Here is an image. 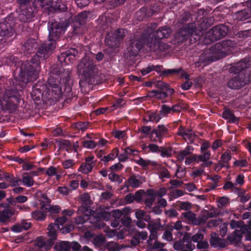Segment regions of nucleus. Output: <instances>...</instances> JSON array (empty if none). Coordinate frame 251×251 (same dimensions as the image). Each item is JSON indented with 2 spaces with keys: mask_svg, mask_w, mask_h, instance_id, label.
Segmentation results:
<instances>
[{
  "mask_svg": "<svg viewBox=\"0 0 251 251\" xmlns=\"http://www.w3.org/2000/svg\"><path fill=\"white\" fill-rule=\"evenodd\" d=\"M194 148L190 146H187L183 150L177 151L176 153V158L178 161L182 162L187 156L191 154L193 151Z\"/></svg>",
  "mask_w": 251,
  "mask_h": 251,
  "instance_id": "cd10ccee",
  "label": "nucleus"
},
{
  "mask_svg": "<svg viewBox=\"0 0 251 251\" xmlns=\"http://www.w3.org/2000/svg\"><path fill=\"white\" fill-rule=\"evenodd\" d=\"M155 86L160 90L166 91L167 89H172L170 87L169 84L162 81H158L155 83Z\"/></svg>",
  "mask_w": 251,
  "mask_h": 251,
  "instance_id": "4d7b16f0",
  "label": "nucleus"
},
{
  "mask_svg": "<svg viewBox=\"0 0 251 251\" xmlns=\"http://www.w3.org/2000/svg\"><path fill=\"white\" fill-rule=\"evenodd\" d=\"M236 19L238 21H245L250 20L249 7L241 11H238L235 13Z\"/></svg>",
  "mask_w": 251,
  "mask_h": 251,
  "instance_id": "72a5a7b5",
  "label": "nucleus"
},
{
  "mask_svg": "<svg viewBox=\"0 0 251 251\" xmlns=\"http://www.w3.org/2000/svg\"><path fill=\"white\" fill-rule=\"evenodd\" d=\"M38 45L36 41L34 39L28 40L23 47V50L27 53H31L36 50Z\"/></svg>",
  "mask_w": 251,
  "mask_h": 251,
  "instance_id": "bb28decb",
  "label": "nucleus"
},
{
  "mask_svg": "<svg viewBox=\"0 0 251 251\" xmlns=\"http://www.w3.org/2000/svg\"><path fill=\"white\" fill-rule=\"evenodd\" d=\"M68 26V24L64 23H54L52 24L49 30V41L54 42L56 44V41L63 34L66 28Z\"/></svg>",
  "mask_w": 251,
  "mask_h": 251,
  "instance_id": "4468645a",
  "label": "nucleus"
},
{
  "mask_svg": "<svg viewBox=\"0 0 251 251\" xmlns=\"http://www.w3.org/2000/svg\"><path fill=\"white\" fill-rule=\"evenodd\" d=\"M83 147L93 149L97 146V144L92 140H85L82 142Z\"/></svg>",
  "mask_w": 251,
  "mask_h": 251,
  "instance_id": "13d9d810",
  "label": "nucleus"
},
{
  "mask_svg": "<svg viewBox=\"0 0 251 251\" xmlns=\"http://www.w3.org/2000/svg\"><path fill=\"white\" fill-rule=\"evenodd\" d=\"M136 218L138 220L145 221L149 222L151 220V216L147 214L144 211L142 210H138L135 212Z\"/></svg>",
  "mask_w": 251,
  "mask_h": 251,
  "instance_id": "ea45409f",
  "label": "nucleus"
},
{
  "mask_svg": "<svg viewBox=\"0 0 251 251\" xmlns=\"http://www.w3.org/2000/svg\"><path fill=\"white\" fill-rule=\"evenodd\" d=\"M175 93L174 89H167L166 91L160 90L157 99H164L168 96H172Z\"/></svg>",
  "mask_w": 251,
  "mask_h": 251,
  "instance_id": "a18cd8bd",
  "label": "nucleus"
},
{
  "mask_svg": "<svg viewBox=\"0 0 251 251\" xmlns=\"http://www.w3.org/2000/svg\"><path fill=\"white\" fill-rule=\"evenodd\" d=\"M155 201V198L152 197L144 198L143 202L145 205L146 209L149 210V208H151L152 206L153 203Z\"/></svg>",
  "mask_w": 251,
  "mask_h": 251,
  "instance_id": "3c124183",
  "label": "nucleus"
},
{
  "mask_svg": "<svg viewBox=\"0 0 251 251\" xmlns=\"http://www.w3.org/2000/svg\"><path fill=\"white\" fill-rule=\"evenodd\" d=\"M93 168L91 163H82L79 167V171L82 173L88 174L90 173Z\"/></svg>",
  "mask_w": 251,
  "mask_h": 251,
  "instance_id": "09e8293b",
  "label": "nucleus"
},
{
  "mask_svg": "<svg viewBox=\"0 0 251 251\" xmlns=\"http://www.w3.org/2000/svg\"><path fill=\"white\" fill-rule=\"evenodd\" d=\"M222 162L226 164L229 163V161L231 159V154L228 150L226 151L223 153L221 157Z\"/></svg>",
  "mask_w": 251,
  "mask_h": 251,
  "instance_id": "5fc2aeb1",
  "label": "nucleus"
},
{
  "mask_svg": "<svg viewBox=\"0 0 251 251\" xmlns=\"http://www.w3.org/2000/svg\"><path fill=\"white\" fill-rule=\"evenodd\" d=\"M34 14L31 8L21 5L18 18L22 22H28L33 18Z\"/></svg>",
  "mask_w": 251,
  "mask_h": 251,
  "instance_id": "412c9836",
  "label": "nucleus"
},
{
  "mask_svg": "<svg viewBox=\"0 0 251 251\" xmlns=\"http://www.w3.org/2000/svg\"><path fill=\"white\" fill-rule=\"evenodd\" d=\"M136 163L141 166L144 169L146 170L149 165L152 166H157L158 164L155 161H152L150 160H145L142 157H140L139 160H136Z\"/></svg>",
  "mask_w": 251,
  "mask_h": 251,
  "instance_id": "c9c22d12",
  "label": "nucleus"
},
{
  "mask_svg": "<svg viewBox=\"0 0 251 251\" xmlns=\"http://www.w3.org/2000/svg\"><path fill=\"white\" fill-rule=\"evenodd\" d=\"M248 163L246 159L237 160L234 162L233 167H245L247 166Z\"/></svg>",
  "mask_w": 251,
  "mask_h": 251,
  "instance_id": "774afa93",
  "label": "nucleus"
},
{
  "mask_svg": "<svg viewBox=\"0 0 251 251\" xmlns=\"http://www.w3.org/2000/svg\"><path fill=\"white\" fill-rule=\"evenodd\" d=\"M152 128L151 126H144L140 129V131L144 134L149 136L150 139V136L152 134Z\"/></svg>",
  "mask_w": 251,
  "mask_h": 251,
  "instance_id": "6e6d98bb",
  "label": "nucleus"
},
{
  "mask_svg": "<svg viewBox=\"0 0 251 251\" xmlns=\"http://www.w3.org/2000/svg\"><path fill=\"white\" fill-rule=\"evenodd\" d=\"M127 33V29L119 28L115 30L111 36L107 34L105 37L106 44L111 48L117 47L123 41Z\"/></svg>",
  "mask_w": 251,
  "mask_h": 251,
  "instance_id": "9d476101",
  "label": "nucleus"
},
{
  "mask_svg": "<svg viewBox=\"0 0 251 251\" xmlns=\"http://www.w3.org/2000/svg\"><path fill=\"white\" fill-rule=\"evenodd\" d=\"M171 111H172L171 107L166 104H163L161 106L159 112L162 116H163L170 113Z\"/></svg>",
  "mask_w": 251,
  "mask_h": 251,
  "instance_id": "e2e57ef3",
  "label": "nucleus"
},
{
  "mask_svg": "<svg viewBox=\"0 0 251 251\" xmlns=\"http://www.w3.org/2000/svg\"><path fill=\"white\" fill-rule=\"evenodd\" d=\"M60 228V226L58 225L53 223L50 224L48 227L49 230L48 234L50 238L52 239H55L56 237V230Z\"/></svg>",
  "mask_w": 251,
  "mask_h": 251,
  "instance_id": "58836bf2",
  "label": "nucleus"
},
{
  "mask_svg": "<svg viewBox=\"0 0 251 251\" xmlns=\"http://www.w3.org/2000/svg\"><path fill=\"white\" fill-rule=\"evenodd\" d=\"M78 51L75 49L72 48L66 51L61 53L58 56V60L62 66L73 63L76 60Z\"/></svg>",
  "mask_w": 251,
  "mask_h": 251,
  "instance_id": "dca6fc26",
  "label": "nucleus"
},
{
  "mask_svg": "<svg viewBox=\"0 0 251 251\" xmlns=\"http://www.w3.org/2000/svg\"><path fill=\"white\" fill-rule=\"evenodd\" d=\"M20 96L18 91L14 89H7L0 94V110L14 112L20 104Z\"/></svg>",
  "mask_w": 251,
  "mask_h": 251,
  "instance_id": "7ed1b4c3",
  "label": "nucleus"
},
{
  "mask_svg": "<svg viewBox=\"0 0 251 251\" xmlns=\"http://www.w3.org/2000/svg\"><path fill=\"white\" fill-rule=\"evenodd\" d=\"M221 59L215 49H213V46L209 49L204 50L200 56L199 61L196 62L197 66H205L211 63Z\"/></svg>",
  "mask_w": 251,
  "mask_h": 251,
  "instance_id": "1a4fd4ad",
  "label": "nucleus"
},
{
  "mask_svg": "<svg viewBox=\"0 0 251 251\" xmlns=\"http://www.w3.org/2000/svg\"><path fill=\"white\" fill-rule=\"evenodd\" d=\"M243 232L242 229H236L231 234L227 236V239L230 244H238L241 242Z\"/></svg>",
  "mask_w": 251,
  "mask_h": 251,
  "instance_id": "a878e982",
  "label": "nucleus"
},
{
  "mask_svg": "<svg viewBox=\"0 0 251 251\" xmlns=\"http://www.w3.org/2000/svg\"><path fill=\"white\" fill-rule=\"evenodd\" d=\"M57 2H54L52 6L54 7V12L58 11H64L67 9V5L64 0H58Z\"/></svg>",
  "mask_w": 251,
  "mask_h": 251,
  "instance_id": "37998d69",
  "label": "nucleus"
},
{
  "mask_svg": "<svg viewBox=\"0 0 251 251\" xmlns=\"http://www.w3.org/2000/svg\"><path fill=\"white\" fill-rule=\"evenodd\" d=\"M244 223L242 221H235L234 220H232L230 222V227L231 229H235L236 228H240L244 226Z\"/></svg>",
  "mask_w": 251,
  "mask_h": 251,
  "instance_id": "bf43d9fd",
  "label": "nucleus"
},
{
  "mask_svg": "<svg viewBox=\"0 0 251 251\" xmlns=\"http://www.w3.org/2000/svg\"><path fill=\"white\" fill-rule=\"evenodd\" d=\"M79 75H82L83 81H89L88 79L93 75L96 66L94 64L93 58L86 55L79 62Z\"/></svg>",
  "mask_w": 251,
  "mask_h": 251,
  "instance_id": "6e6552de",
  "label": "nucleus"
},
{
  "mask_svg": "<svg viewBox=\"0 0 251 251\" xmlns=\"http://www.w3.org/2000/svg\"><path fill=\"white\" fill-rule=\"evenodd\" d=\"M229 72L235 75L228 81V87L232 89H239L251 81V59L245 58L233 64Z\"/></svg>",
  "mask_w": 251,
  "mask_h": 251,
  "instance_id": "f257e3e1",
  "label": "nucleus"
},
{
  "mask_svg": "<svg viewBox=\"0 0 251 251\" xmlns=\"http://www.w3.org/2000/svg\"><path fill=\"white\" fill-rule=\"evenodd\" d=\"M222 117L228 120L230 123H237L239 119L235 116L233 112L229 109H225L222 113Z\"/></svg>",
  "mask_w": 251,
  "mask_h": 251,
  "instance_id": "c756f323",
  "label": "nucleus"
},
{
  "mask_svg": "<svg viewBox=\"0 0 251 251\" xmlns=\"http://www.w3.org/2000/svg\"><path fill=\"white\" fill-rule=\"evenodd\" d=\"M243 234L245 235V240L246 241H251V231H249L247 226L244 225L241 227Z\"/></svg>",
  "mask_w": 251,
  "mask_h": 251,
  "instance_id": "680f3d73",
  "label": "nucleus"
},
{
  "mask_svg": "<svg viewBox=\"0 0 251 251\" xmlns=\"http://www.w3.org/2000/svg\"><path fill=\"white\" fill-rule=\"evenodd\" d=\"M181 71H182L181 68L179 69H164V70L162 71L160 75L162 76L173 75L178 74Z\"/></svg>",
  "mask_w": 251,
  "mask_h": 251,
  "instance_id": "c03bdc74",
  "label": "nucleus"
},
{
  "mask_svg": "<svg viewBox=\"0 0 251 251\" xmlns=\"http://www.w3.org/2000/svg\"><path fill=\"white\" fill-rule=\"evenodd\" d=\"M176 234L179 238V240L174 242V249L176 250H185V245L183 244V242L181 241V237L183 235V232L181 231H177Z\"/></svg>",
  "mask_w": 251,
  "mask_h": 251,
  "instance_id": "4c0bfd02",
  "label": "nucleus"
},
{
  "mask_svg": "<svg viewBox=\"0 0 251 251\" xmlns=\"http://www.w3.org/2000/svg\"><path fill=\"white\" fill-rule=\"evenodd\" d=\"M70 79V72L63 67L53 65L51 68V75L48 81V88L51 90L55 98L61 95V84L66 83Z\"/></svg>",
  "mask_w": 251,
  "mask_h": 251,
  "instance_id": "f03ea898",
  "label": "nucleus"
},
{
  "mask_svg": "<svg viewBox=\"0 0 251 251\" xmlns=\"http://www.w3.org/2000/svg\"><path fill=\"white\" fill-rule=\"evenodd\" d=\"M14 214V210L13 209L6 208L0 211V222H7Z\"/></svg>",
  "mask_w": 251,
  "mask_h": 251,
  "instance_id": "c85d7f7f",
  "label": "nucleus"
},
{
  "mask_svg": "<svg viewBox=\"0 0 251 251\" xmlns=\"http://www.w3.org/2000/svg\"><path fill=\"white\" fill-rule=\"evenodd\" d=\"M105 242V238L101 235L96 236L93 241L94 244L97 247L101 246Z\"/></svg>",
  "mask_w": 251,
  "mask_h": 251,
  "instance_id": "8fccbe9b",
  "label": "nucleus"
},
{
  "mask_svg": "<svg viewBox=\"0 0 251 251\" xmlns=\"http://www.w3.org/2000/svg\"><path fill=\"white\" fill-rule=\"evenodd\" d=\"M46 205L44 204L41 206V210H35L31 213L32 217L37 221H44L46 218L45 209Z\"/></svg>",
  "mask_w": 251,
  "mask_h": 251,
  "instance_id": "7c9ffc66",
  "label": "nucleus"
},
{
  "mask_svg": "<svg viewBox=\"0 0 251 251\" xmlns=\"http://www.w3.org/2000/svg\"><path fill=\"white\" fill-rule=\"evenodd\" d=\"M141 184L142 182L137 178L135 174H132L125 181V184L121 187V190H123L126 189V192H129V187L137 188H138Z\"/></svg>",
  "mask_w": 251,
  "mask_h": 251,
  "instance_id": "4be33fe9",
  "label": "nucleus"
},
{
  "mask_svg": "<svg viewBox=\"0 0 251 251\" xmlns=\"http://www.w3.org/2000/svg\"><path fill=\"white\" fill-rule=\"evenodd\" d=\"M171 148H163L161 151V156L162 157H170L172 156Z\"/></svg>",
  "mask_w": 251,
  "mask_h": 251,
  "instance_id": "0e129e2a",
  "label": "nucleus"
},
{
  "mask_svg": "<svg viewBox=\"0 0 251 251\" xmlns=\"http://www.w3.org/2000/svg\"><path fill=\"white\" fill-rule=\"evenodd\" d=\"M149 120H147V122H149V121L154 122L155 123H157L162 118V115L160 114V113H156V112H152L150 113L148 115Z\"/></svg>",
  "mask_w": 251,
  "mask_h": 251,
  "instance_id": "de8ad7c7",
  "label": "nucleus"
},
{
  "mask_svg": "<svg viewBox=\"0 0 251 251\" xmlns=\"http://www.w3.org/2000/svg\"><path fill=\"white\" fill-rule=\"evenodd\" d=\"M134 200L138 203L143 202L144 198L145 197V191L140 189L137 191L134 195Z\"/></svg>",
  "mask_w": 251,
  "mask_h": 251,
  "instance_id": "49530a36",
  "label": "nucleus"
},
{
  "mask_svg": "<svg viewBox=\"0 0 251 251\" xmlns=\"http://www.w3.org/2000/svg\"><path fill=\"white\" fill-rule=\"evenodd\" d=\"M199 155L197 154H193L192 156H188L186 158L185 160V165H190L192 162L194 161L199 162L201 161L198 159Z\"/></svg>",
  "mask_w": 251,
  "mask_h": 251,
  "instance_id": "052dcab7",
  "label": "nucleus"
},
{
  "mask_svg": "<svg viewBox=\"0 0 251 251\" xmlns=\"http://www.w3.org/2000/svg\"><path fill=\"white\" fill-rule=\"evenodd\" d=\"M56 47L55 44L49 41L44 43L39 48L36 56L43 59L48 58Z\"/></svg>",
  "mask_w": 251,
  "mask_h": 251,
  "instance_id": "f3484780",
  "label": "nucleus"
},
{
  "mask_svg": "<svg viewBox=\"0 0 251 251\" xmlns=\"http://www.w3.org/2000/svg\"><path fill=\"white\" fill-rule=\"evenodd\" d=\"M79 225L83 224L87 221L94 224V226L98 228H100L103 226V223L101 221H99L98 217L93 215L83 214L79 216Z\"/></svg>",
  "mask_w": 251,
  "mask_h": 251,
  "instance_id": "aec40b11",
  "label": "nucleus"
},
{
  "mask_svg": "<svg viewBox=\"0 0 251 251\" xmlns=\"http://www.w3.org/2000/svg\"><path fill=\"white\" fill-rule=\"evenodd\" d=\"M20 70L19 81L25 85L30 81L37 79L40 67L37 64L32 65L29 62L25 61L22 64Z\"/></svg>",
  "mask_w": 251,
  "mask_h": 251,
  "instance_id": "39448f33",
  "label": "nucleus"
},
{
  "mask_svg": "<svg viewBox=\"0 0 251 251\" xmlns=\"http://www.w3.org/2000/svg\"><path fill=\"white\" fill-rule=\"evenodd\" d=\"M163 230H164V231L162 236V239L168 242L173 241V231L169 227H167V225L166 226L165 229L163 227Z\"/></svg>",
  "mask_w": 251,
  "mask_h": 251,
  "instance_id": "a19ab883",
  "label": "nucleus"
},
{
  "mask_svg": "<svg viewBox=\"0 0 251 251\" xmlns=\"http://www.w3.org/2000/svg\"><path fill=\"white\" fill-rule=\"evenodd\" d=\"M171 32L170 27L166 25L160 27L153 32L151 41H149L150 50L154 52L163 51L167 49L168 45L161 42L164 38H167ZM150 39V38L148 37Z\"/></svg>",
  "mask_w": 251,
  "mask_h": 251,
  "instance_id": "20e7f679",
  "label": "nucleus"
},
{
  "mask_svg": "<svg viewBox=\"0 0 251 251\" xmlns=\"http://www.w3.org/2000/svg\"><path fill=\"white\" fill-rule=\"evenodd\" d=\"M210 143L206 140H204L201 144L200 148L201 154H200L198 156L199 160L201 161L209 160L211 157V152L208 150L210 148Z\"/></svg>",
  "mask_w": 251,
  "mask_h": 251,
  "instance_id": "5701e85b",
  "label": "nucleus"
},
{
  "mask_svg": "<svg viewBox=\"0 0 251 251\" xmlns=\"http://www.w3.org/2000/svg\"><path fill=\"white\" fill-rule=\"evenodd\" d=\"M193 36H196L194 38L195 40H197L198 36L197 34L196 25L195 23H190L179 29L175 34V39L178 43H180Z\"/></svg>",
  "mask_w": 251,
  "mask_h": 251,
  "instance_id": "0eeeda50",
  "label": "nucleus"
},
{
  "mask_svg": "<svg viewBox=\"0 0 251 251\" xmlns=\"http://www.w3.org/2000/svg\"><path fill=\"white\" fill-rule=\"evenodd\" d=\"M90 14L91 12L89 10H84L79 13V25L83 24L86 22L88 15Z\"/></svg>",
  "mask_w": 251,
  "mask_h": 251,
  "instance_id": "864d4df0",
  "label": "nucleus"
},
{
  "mask_svg": "<svg viewBox=\"0 0 251 251\" xmlns=\"http://www.w3.org/2000/svg\"><path fill=\"white\" fill-rule=\"evenodd\" d=\"M120 221L124 226L127 227L130 226L131 222V219L127 215H124L121 217Z\"/></svg>",
  "mask_w": 251,
  "mask_h": 251,
  "instance_id": "69168bd1",
  "label": "nucleus"
},
{
  "mask_svg": "<svg viewBox=\"0 0 251 251\" xmlns=\"http://www.w3.org/2000/svg\"><path fill=\"white\" fill-rule=\"evenodd\" d=\"M108 178L112 182H117L119 184H121L123 182L122 178L120 176L113 172L108 175Z\"/></svg>",
  "mask_w": 251,
  "mask_h": 251,
  "instance_id": "603ef678",
  "label": "nucleus"
},
{
  "mask_svg": "<svg viewBox=\"0 0 251 251\" xmlns=\"http://www.w3.org/2000/svg\"><path fill=\"white\" fill-rule=\"evenodd\" d=\"M197 215L191 211L182 213L181 217L182 218L187 220L188 222L191 223L193 225H196L197 223Z\"/></svg>",
  "mask_w": 251,
  "mask_h": 251,
  "instance_id": "2f4dec72",
  "label": "nucleus"
},
{
  "mask_svg": "<svg viewBox=\"0 0 251 251\" xmlns=\"http://www.w3.org/2000/svg\"><path fill=\"white\" fill-rule=\"evenodd\" d=\"M237 42L234 39H228L217 43L213 46L221 58L228 54L231 50L234 48Z\"/></svg>",
  "mask_w": 251,
  "mask_h": 251,
  "instance_id": "f8f14e48",
  "label": "nucleus"
},
{
  "mask_svg": "<svg viewBox=\"0 0 251 251\" xmlns=\"http://www.w3.org/2000/svg\"><path fill=\"white\" fill-rule=\"evenodd\" d=\"M176 208L178 210H188L192 207L191 203L188 201L184 202L177 201H176Z\"/></svg>",
  "mask_w": 251,
  "mask_h": 251,
  "instance_id": "79ce46f5",
  "label": "nucleus"
},
{
  "mask_svg": "<svg viewBox=\"0 0 251 251\" xmlns=\"http://www.w3.org/2000/svg\"><path fill=\"white\" fill-rule=\"evenodd\" d=\"M229 32V28L225 25L219 24L210 29L206 34V37L211 42H214L225 37Z\"/></svg>",
  "mask_w": 251,
  "mask_h": 251,
  "instance_id": "9b49d317",
  "label": "nucleus"
},
{
  "mask_svg": "<svg viewBox=\"0 0 251 251\" xmlns=\"http://www.w3.org/2000/svg\"><path fill=\"white\" fill-rule=\"evenodd\" d=\"M79 200L81 201V207L86 211H88V208L91 205L90 196L88 193H85L79 197Z\"/></svg>",
  "mask_w": 251,
  "mask_h": 251,
  "instance_id": "473e14b6",
  "label": "nucleus"
},
{
  "mask_svg": "<svg viewBox=\"0 0 251 251\" xmlns=\"http://www.w3.org/2000/svg\"><path fill=\"white\" fill-rule=\"evenodd\" d=\"M153 7L148 8V7H143L140 10L137 11L136 13V16L137 19L141 21H143L146 17H150L152 16L156 12L153 9Z\"/></svg>",
  "mask_w": 251,
  "mask_h": 251,
  "instance_id": "b1692460",
  "label": "nucleus"
},
{
  "mask_svg": "<svg viewBox=\"0 0 251 251\" xmlns=\"http://www.w3.org/2000/svg\"><path fill=\"white\" fill-rule=\"evenodd\" d=\"M21 182L24 185L27 187H31L35 182L33 177L29 175L28 173H25L22 176Z\"/></svg>",
  "mask_w": 251,
  "mask_h": 251,
  "instance_id": "e433bc0d",
  "label": "nucleus"
},
{
  "mask_svg": "<svg viewBox=\"0 0 251 251\" xmlns=\"http://www.w3.org/2000/svg\"><path fill=\"white\" fill-rule=\"evenodd\" d=\"M54 249L57 251H78V243L76 242L60 241L55 244Z\"/></svg>",
  "mask_w": 251,
  "mask_h": 251,
  "instance_id": "a211bd4d",
  "label": "nucleus"
},
{
  "mask_svg": "<svg viewBox=\"0 0 251 251\" xmlns=\"http://www.w3.org/2000/svg\"><path fill=\"white\" fill-rule=\"evenodd\" d=\"M183 232V235L181 237V241L183 242V244L185 245L190 241H192V236L190 233L186 232Z\"/></svg>",
  "mask_w": 251,
  "mask_h": 251,
  "instance_id": "338daca9",
  "label": "nucleus"
},
{
  "mask_svg": "<svg viewBox=\"0 0 251 251\" xmlns=\"http://www.w3.org/2000/svg\"><path fill=\"white\" fill-rule=\"evenodd\" d=\"M168 126V125L165 126L163 124L157 125L152 130V134L150 136V140L152 142L161 143L163 138L170 136Z\"/></svg>",
  "mask_w": 251,
  "mask_h": 251,
  "instance_id": "ddd939ff",
  "label": "nucleus"
},
{
  "mask_svg": "<svg viewBox=\"0 0 251 251\" xmlns=\"http://www.w3.org/2000/svg\"><path fill=\"white\" fill-rule=\"evenodd\" d=\"M119 152V150L117 148L113 149L111 153H109L107 155L104 156L101 161L103 162L105 166L107 165L108 162L111 160H114L116 157H117Z\"/></svg>",
  "mask_w": 251,
  "mask_h": 251,
  "instance_id": "f704fd0d",
  "label": "nucleus"
},
{
  "mask_svg": "<svg viewBox=\"0 0 251 251\" xmlns=\"http://www.w3.org/2000/svg\"><path fill=\"white\" fill-rule=\"evenodd\" d=\"M209 243L211 247L220 249L225 248L228 245L227 242L225 239L220 238L216 232L210 234Z\"/></svg>",
  "mask_w": 251,
  "mask_h": 251,
  "instance_id": "6ab92c4d",
  "label": "nucleus"
},
{
  "mask_svg": "<svg viewBox=\"0 0 251 251\" xmlns=\"http://www.w3.org/2000/svg\"><path fill=\"white\" fill-rule=\"evenodd\" d=\"M149 38L148 36L142 34L140 37L131 39L126 48L125 55L129 59H132L137 56L145 46H149Z\"/></svg>",
  "mask_w": 251,
  "mask_h": 251,
  "instance_id": "423d86ee",
  "label": "nucleus"
},
{
  "mask_svg": "<svg viewBox=\"0 0 251 251\" xmlns=\"http://www.w3.org/2000/svg\"><path fill=\"white\" fill-rule=\"evenodd\" d=\"M14 33L13 23L10 18L7 17L0 22V37L6 40L12 37Z\"/></svg>",
  "mask_w": 251,
  "mask_h": 251,
  "instance_id": "2eb2a0df",
  "label": "nucleus"
},
{
  "mask_svg": "<svg viewBox=\"0 0 251 251\" xmlns=\"http://www.w3.org/2000/svg\"><path fill=\"white\" fill-rule=\"evenodd\" d=\"M58 1V0H36L34 1V3L36 5H39L42 8L47 9L49 13H53L54 12V7L52 6V4Z\"/></svg>",
  "mask_w": 251,
  "mask_h": 251,
  "instance_id": "393cba45",
  "label": "nucleus"
}]
</instances>
